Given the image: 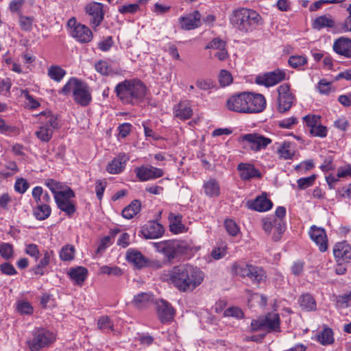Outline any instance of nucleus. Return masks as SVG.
Instances as JSON below:
<instances>
[{
	"mask_svg": "<svg viewBox=\"0 0 351 351\" xmlns=\"http://www.w3.org/2000/svg\"><path fill=\"white\" fill-rule=\"evenodd\" d=\"M169 280L179 291L191 292L203 282L204 272L189 263L180 264L169 271Z\"/></svg>",
	"mask_w": 351,
	"mask_h": 351,
	"instance_id": "f257e3e1",
	"label": "nucleus"
},
{
	"mask_svg": "<svg viewBox=\"0 0 351 351\" xmlns=\"http://www.w3.org/2000/svg\"><path fill=\"white\" fill-rule=\"evenodd\" d=\"M114 91L119 99L127 104L141 102L145 98L147 88L139 80H125L117 84Z\"/></svg>",
	"mask_w": 351,
	"mask_h": 351,
	"instance_id": "f03ea898",
	"label": "nucleus"
},
{
	"mask_svg": "<svg viewBox=\"0 0 351 351\" xmlns=\"http://www.w3.org/2000/svg\"><path fill=\"white\" fill-rule=\"evenodd\" d=\"M261 16L256 11L247 8L234 11L230 19L231 24L243 32L252 30L259 24Z\"/></svg>",
	"mask_w": 351,
	"mask_h": 351,
	"instance_id": "7ed1b4c3",
	"label": "nucleus"
},
{
	"mask_svg": "<svg viewBox=\"0 0 351 351\" xmlns=\"http://www.w3.org/2000/svg\"><path fill=\"white\" fill-rule=\"evenodd\" d=\"M154 245L158 252H162L169 261L187 254L189 246L183 241L167 240L158 243H154Z\"/></svg>",
	"mask_w": 351,
	"mask_h": 351,
	"instance_id": "20e7f679",
	"label": "nucleus"
},
{
	"mask_svg": "<svg viewBox=\"0 0 351 351\" xmlns=\"http://www.w3.org/2000/svg\"><path fill=\"white\" fill-rule=\"evenodd\" d=\"M56 339L54 334L44 328H39L34 333V337L27 341L31 351H38L49 346Z\"/></svg>",
	"mask_w": 351,
	"mask_h": 351,
	"instance_id": "39448f33",
	"label": "nucleus"
},
{
	"mask_svg": "<svg viewBox=\"0 0 351 351\" xmlns=\"http://www.w3.org/2000/svg\"><path fill=\"white\" fill-rule=\"evenodd\" d=\"M74 197L75 193L70 187L65 191H61L58 195H55V202L58 208L69 217L76 211L75 204L71 200Z\"/></svg>",
	"mask_w": 351,
	"mask_h": 351,
	"instance_id": "423d86ee",
	"label": "nucleus"
},
{
	"mask_svg": "<svg viewBox=\"0 0 351 351\" xmlns=\"http://www.w3.org/2000/svg\"><path fill=\"white\" fill-rule=\"evenodd\" d=\"M84 10L91 17L90 25L93 28L96 29L104 19V5L101 3L93 1L86 5Z\"/></svg>",
	"mask_w": 351,
	"mask_h": 351,
	"instance_id": "0eeeda50",
	"label": "nucleus"
},
{
	"mask_svg": "<svg viewBox=\"0 0 351 351\" xmlns=\"http://www.w3.org/2000/svg\"><path fill=\"white\" fill-rule=\"evenodd\" d=\"M278 110L280 113H284L291 108L295 97L290 92L288 84L280 85L278 88Z\"/></svg>",
	"mask_w": 351,
	"mask_h": 351,
	"instance_id": "6e6552de",
	"label": "nucleus"
},
{
	"mask_svg": "<svg viewBox=\"0 0 351 351\" xmlns=\"http://www.w3.org/2000/svg\"><path fill=\"white\" fill-rule=\"evenodd\" d=\"M74 101L82 106H88L92 101L91 90L89 86L84 82L80 80L77 82L73 95Z\"/></svg>",
	"mask_w": 351,
	"mask_h": 351,
	"instance_id": "1a4fd4ad",
	"label": "nucleus"
},
{
	"mask_svg": "<svg viewBox=\"0 0 351 351\" xmlns=\"http://www.w3.org/2000/svg\"><path fill=\"white\" fill-rule=\"evenodd\" d=\"M246 113H258L264 110L266 106V100L262 94L246 92Z\"/></svg>",
	"mask_w": 351,
	"mask_h": 351,
	"instance_id": "9d476101",
	"label": "nucleus"
},
{
	"mask_svg": "<svg viewBox=\"0 0 351 351\" xmlns=\"http://www.w3.org/2000/svg\"><path fill=\"white\" fill-rule=\"evenodd\" d=\"M155 304L159 321L162 324H164L173 321L176 311L170 303L164 300H160L155 301Z\"/></svg>",
	"mask_w": 351,
	"mask_h": 351,
	"instance_id": "9b49d317",
	"label": "nucleus"
},
{
	"mask_svg": "<svg viewBox=\"0 0 351 351\" xmlns=\"http://www.w3.org/2000/svg\"><path fill=\"white\" fill-rule=\"evenodd\" d=\"M286 73L284 71L276 69L272 72H268L263 75L256 77L255 82L257 84L263 85L266 87L274 86L285 79Z\"/></svg>",
	"mask_w": 351,
	"mask_h": 351,
	"instance_id": "f8f14e48",
	"label": "nucleus"
},
{
	"mask_svg": "<svg viewBox=\"0 0 351 351\" xmlns=\"http://www.w3.org/2000/svg\"><path fill=\"white\" fill-rule=\"evenodd\" d=\"M241 138L243 141L247 142L250 148L255 152L266 148L271 143L269 138L265 137L258 133L247 134L241 136Z\"/></svg>",
	"mask_w": 351,
	"mask_h": 351,
	"instance_id": "ddd939ff",
	"label": "nucleus"
},
{
	"mask_svg": "<svg viewBox=\"0 0 351 351\" xmlns=\"http://www.w3.org/2000/svg\"><path fill=\"white\" fill-rule=\"evenodd\" d=\"M333 254L337 263H351V246L346 241L336 243L333 247Z\"/></svg>",
	"mask_w": 351,
	"mask_h": 351,
	"instance_id": "4468645a",
	"label": "nucleus"
},
{
	"mask_svg": "<svg viewBox=\"0 0 351 351\" xmlns=\"http://www.w3.org/2000/svg\"><path fill=\"white\" fill-rule=\"evenodd\" d=\"M309 236L313 241L318 246L320 252H325L328 249V239L326 230L323 228L312 226L309 230Z\"/></svg>",
	"mask_w": 351,
	"mask_h": 351,
	"instance_id": "2eb2a0df",
	"label": "nucleus"
},
{
	"mask_svg": "<svg viewBox=\"0 0 351 351\" xmlns=\"http://www.w3.org/2000/svg\"><path fill=\"white\" fill-rule=\"evenodd\" d=\"M246 92H243L230 97L226 102L229 110L239 113H246Z\"/></svg>",
	"mask_w": 351,
	"mask_h": 351,
	"instance_id": "dca6fc26",
	"label": "nucleus"
},
{
	"mask_svg": "<svg viewBox=\"0 0 351 351\" xmlns=\"http://www.w3.org/2000/svg\"><path fill=\"white\" fill-rule=\"evenodd\" d=\"M165 229L163 226L155 221H149L142 227L141 233L146 239H158L163 235Z\"/></svg>",
	"mask_w": 351,
	"mask_h": 351,
	"instance_id": "f3484780",
	"label": "nucleus"
},
{
	"mask_svg": "<svg viewBox=\"0 0 351 351\" xmlns=\"http://www.w3.org/2000/svg\"><path fill=\"white\" fill-rule=\"evenodd\" d=\"M136 177L140 181H147L151 179L160 178L163 176L164 172L161 169L150 167H140L135 169Z\"/></svg>",
	"mask_w": 351,
	"mask_h": 351,
	"instance_id": "a211bd4d",
	"label": "nucleus"
},
{
	"mask_svg": "<svg viewBox=\"0 0 351 351\" xmlns=\"http://www.w3.org/2000/svg\"><path fill=\"white\" fill-rule=\"evenodd\" d=\"M237 170L239 171L241 179L243 181L256 178H261L262 176L261 171L256 169L254 165L251 163L241 162L237 166Z\"/></svg>",
	"mask_w": 351,
	"mask_h": 351,
	"instance_id": "6ab92c4d",
	"label": "nucleus"
},
{
	"mask_svg": "<svg viewBox=\"0 0 351 351\" xmlns=\"http://www.w3.org/2000/svg\"><path fill=\"white\" fill-rule=\"evenodd\" d=\"M247 206L250 208L258 212H265L272 208V202L267 198V193H263L258 196L254 200L247 202Z\"/></svg>",
	"mask_w": 351,
	"mask_h": 351,
	"instance_id": "aec40b11",
	"label": "nucleus"
},
{
	"mask_svg": "<svg viewBox=\"0 0 351 351\" xmlns=\"http://www.w3.org/2000/svg\"><path fill=\"white\" fill-rule=\"evenodd\" d=\"M71 36L81 43H87L93 39V33L91 30L85 25L78 23L73 29L71 30Z\"/></svg>",
	"mask_w": 351,
	"mask_h": 351,
	"instance_id": "412c9836",
	"label": "nucleus"
},
{
	"mask_svg": "<svg viewBox=\"0 0 351 351\" xmlns=\"http://www.w3.org/2000/svg\"><path fill=\"white\" fill-rule=\"evenodd\" d=\"M332 47L337 53L346 58H351V39L345 37L336 39Z\"/></svg>",
	"mask_w": 351,
	"mask_h": 351,
	"instance_id": "4be33fe9",
	"label": "nucleus"
},
{
	"mask_svg": "<svg viewBox=\"0 0 351 351\" xmlns=\"http://www.w3.org/2000/svg\"><path fill=\"white\" fill-rule=\"evenodd\" d=\"M201 14L199 11L195 10L189 16H182L180 19L181 27L183 29L191 30L200 26Z\"/></svg>",
	"mask_w": 351,
	"mask_h": 351,
	"instance_id": "5701e85b",
	"label": "nucleus"
},
{
	"mask_svg": "<svg viewBox=\"0 0 351 351\" xmlns=\"http://www.w3.org/2000/svg\"><path fill=\"white\" fill-rule=\"evenodd\" d=\"M129 159L128 156L123 154H119L108 163L106 170L111 174H117L121 173L125 167V163Z\"/></svg>",
	"mask_w": 351,
	"mask_h": 351,
	"instance_id": "b1692460",
	"label": "nucleus"
},
{
	"mask_svg": "<svg viewBox=\"0 0 351 351\" xmlns=\"http://www.w3.org/2000/svg\"><path fill=\"white\" fill-rule=\"evenodd\" d=\"M155 303L153 294L142 292L134 297L132 304L138 309L147 308L152 303Z\"/></svg>",
	"mask_w": 351,
	"mask_h": 351,
	"instance_id": "393cba45",
	"label": "nucleus"
},
{
	"mask_svg": "<svg viewBox=\"0 0 351 351\" xmlns=\"http://www.w3.org/2000/svg\"><path fill=\"white\" fill-rule=\"evenodd\" d=\"M262 322L264 330L267 329L269 332L279 331L280 319L278 314L268 313L262 318Z\"/></svg>",
	"mask_w": 351,
	"mask_h": 351,
	"instance_id": "a878e982",
	"label": "nucleus"
},
{
	"mask_svg": "<svg viewBox=\"0 0 351 351\" xmlns=\"http://www.w3.org/2000/svg\"><path fill=\"white\" fill-rule=\"evenodd\" d=\"M175 116L182 120L189 119L193 114V110L187 101H180L174 107Z\"/></svg>",
	"mask_w": 351,
	"mask_h": 351,
	"instance_id": "bb28decb",
	"label": "nucleus"
},
{
	"mask_svg": "<svg viewBox=\"0 0 351 351\" xmlns=\"http://www.w3.org/2000/svg\"><path fill=\"white\" fill-rule=\"evenodd\" d=\"M126 259L129 263H133L138 268H142L147 263L144 256L139 251L134 249H129L128 250Z\"/></svg>",
	"mask_w": 351,
	"mask_h": 351,
	"instance_id": "cd10ccee",
	"label": "nucleus"
},
{
	"mask_svg": "<svg viewBox=\"0 0 351 351\" xmlns=\"http://www.w3.org/2000/svg\"><path fill=\"white\" fill-rule=\"evenodd\" d=\"M71 279L74 280L78 285H82L86 280L88 276V270L84 267L71 268L68 272Z\"/></svg>",
	"mask_w": 351,
	"mask_h": 351,
	"instance_id": "c85d7f7f",
	"label": "nucleus"
},
{
	"mask_svg": "<svg viewBox=\"0 0 351 351\" xmlns=\"http://www.w3.org/2000/svg\"><path fill=\"white\" fill-rule=\"evenodd\" d=\"M141 210V202L138 199H134L123 209L121 215L125 219H131L137 215Z\"/></svg>",
	"mask_w": 351,
	"mask_h": 351,
	"instance_id": "c756f323",
	"label": "nucleus"
},
{
	"mask_svg": "<svg viewBox=\"0 0 351 351\" xmlns=\"http://www.w3.org/2000/svg\"><path fill=\"white\" fill-rule=\"evenodd\" d=\"M247 277H248L252 282L258 285L265 280L267 276L262 267L252 265Z\"/></svg>",
	"mask_w": 351,
	"mask_h": 351,
	"instance_id": "7c9ffc66",
	"label": "nucleus"
},
{
	"mask_svg": "<svg viewBox=\"0 0 351 351\" xmlns=\"http://www.w3.org/2000/svg\"><path fill=\"white\" fill-rule=\"evenodd\" d=\"M299 304L302 310L312 311L316 309L317 304L315 298L309 293L302 294L299 300Z\"/></svg>",
	"mask_w": 351,
	"mask_h": 351,
	"instance_id": "2f4dec72",
	"label": "nucleus"
},
{
	"mask_svg": "<svg viewBox=\"0 0 351 351\" xmlns=\"http://www.w3.org/2000/svg\"><path fill=\"white\" fill-rule=\"evenodd\" d=\"M182 216L180 214L175 215L172 213H169V230L171 232L175 234H178L183 232L184 226L182 223Z\"/></svg>",
	"mask_w": 351,
	"mask_h": 351,
	"instance_id": "473e14b6",
	"label": "nucleus"
},
{
	"mask_svg": "<svg viewBox=\"0 0 351 351\" xmlns=\"http://www.w3.org/2000/svg\"><path fill=\"white\" fill-rule=\"evenodd\" d=\"M335 23L329 15H322L317 17L313 23L314 29H320L324 27L332 28L335 27Z\"/></svg>",
	"mask_w": 351,
	"mask_h": 351,
	"instance_id": "72a5a7b5",
	"label": "nucleus"
},
{
	"mask_svg": "<svg viewBox=\"0 0 351 351\" xmlns=\"http://www.w3.org/2000/svg\"><path fill=\"white\" fill-rule=\"evenodd\" d=\"M203 187L206 195L217 197L220 194L219 184L215 179H210L204 184Z\"/></svg>",
	"mask_w": 351,
	"mask_h": 351,
	"instance_id": "f704fd0d",
	"label": "nucleus"
},
{
	"mask_svg": "<svg viewBox=\"0 0 351 351\" xmlns=\"http://www.w3.org/2000/svg\"><path fill=\"white\" fill-rule=\"evenodd\" d=\"M51 213V207L46 204L37 205L34 209V215L36 219L40 221L47 219L50 216Z\"/></svg>",
	"mask_w": 351,
	"mask_h": 351,
	"instance_id": "c9c22d12",
	"label": "nucleus"
},
{
	"mask_svg": "<svg viewBox=\"0 0 351 351\" xmlns=\"http://www.w3.org/2000/svg\"><path fill=\"white\" fill-rule=\"evenodd\" d=\"M332 330L327 326H324L323 330L317 335V341L322 345H330L334 343Z\"/></svg>",
	"mask_w": 351,
	"mask_h": 351,
	"instance_id": "e433bc0d",
	"label": "nucleus"
},
{
	"mask_svg": "<svg viewBox=\"0 0 351 351\" xmlns=\"http://www.w3.org/2000/svg\"><path fill=\"white\" fill-rule=\"evenodd\" d=\"M53 130L49 128V124L40 126L35 133L38 139L43 142H49L53 136Z\"/></svg>",
	"mask_w": 351,
	"mask_h": 351,
	"instance_id": "4c0bfd02",
	"label": "nucleus"
},
{
	"mask_svg": "<svg viewBox=\"0 0 351 351\" xmlns=\"http://www.w3.org/2000/svg\"><path fill=\"white\" fill-rule=\"evenodd\" d=\"M251 265L245 263H235L232 265V269L236 275L245 278L248 276V271L250 269Z\"/></svg>",
	"mask_w": 351,
	"mask_h": 351,
	"instance_id": "58836bf2",
	"label": "nucleus"
},
{
	"mask_svg": "<svg viewBox=\"0 0 351 351\" xmlns=\"http://www.w3.org/2000/svg\"><path fill=\"white\" fill-rule=\"evenodd\" d=\"M66 75V71L60 66L53 65L48 70L49 77L56 82H60Z\"/></svg>",
	"mask_w": 351,
	"mask_h": 351,
	"instance_id": "ea45409f",
	"label": "nucleus"
},
{
	"mask_svg": "<svg viewBox=\"0 0 351 351\" xmlns=\"http://www.w3.org/2000/svg\"><path fill=\"white\" fill-rule=\"evenodd\" d=\"M274 228L276 230L272 239L274 241H278L281 239L282 233L286 230V224L283 219H274Z\"/></svg>",
	"mask_w": 351,
	"mask_h": 351,
	"instance_id": "a19ab883",
	"label": "nucleus"
},
{
	"mask_svg": "<svg viewBox=\"0 0 351 351\" xmlns=\"http://www.w3.org/2000/svg\"><path fill=\"white\" fill-rule=\"evenodd\" d=\"M291 143L285 141L279 146L277 149L278 154L280 158L284 159H291L294 156V152L290 150Z\"/></svg>",
	"mask_w": 351,
	"mask_h": 351,
	"instance_id": "79ce46f5",
	"label": "nucleus"
},
{
	"mask_svg": "<svg viewBox=\"0 0 351 351\" xmlns=\"http://www.w3.org/2000/svg\"><path fill=\"white\" fill-rule=\"evenodd\" d=\"M75 247L71 245L64 246L60 252V258L63 261H71L74 258Z\"/></svg>",
	"mask_w": 351,
	"mask_h": 351,
	"instance_id": "37998d69",
	"label": "nucleus"
},
{
	"mask_svg": "<svg viewBox=\"0 0 351 351\" xmlns=\"http://www.w3.org/2000/svg\"><path fill=\"white\" fill-rule=\"evenodd\" d=\"M95 70L102 75H110L113 73L112 67L108 65L106 61L101 60L95 64Z\"/></svg>",
	"mask_w": 351,
	"mask_h": 351,
	"instance_id": "c03bdc74",
	"label": "nucleus"
},
{
	"mask_svg": "<svg viewBox=\"0 0 351 351\" xmlns=\"http://www.w3.org/2000/svg\"><path fill=\"white\" fill-rule=\"evenodd\" d=\"M14 254L13 245L8 243L0 244V255L5 260L12 258Z\"/></svg>",
	"mask_w": 351,
	"mask_h": 351,
	"instance_id": "a18cd8bd",
	"label": "nucleus"
},
{
	"mask_svg": "<svg viewBox=\"0 0 351 351\" xmlns=\"http://www.w3.org/2000/svg\"><path fill=\"white\" fill-rule=\"evenodd\" d=\"M80 80L71 77L69 80V81L64 85V86L60 90V93L64 95H68L71 92L73 94V90H75V86H77V82H80Z\"/></svg>",
	"mask_w": 351,
	"mask_h": 351,
	"instance_id": "49530a36",
	"label": "nucleus"
},
{
	"mask_svg": "<svg viewBox=\"0 0 351 351\" xmlns=\"http://www.w3.org/2000/svg\"><path fill=\"white\" fill-rule=\"evenodd\" d=\"M288 62L291 67L298 69L306 64L307 63V59L302 56H291Z\"/></svg>",
	"mask_w": 351,
	"mask_h": 351,
	"instance_id": "de8ad7c7",
	"label": "nucleus"
},
{
	"mask_svg": "<svg viewBox=\"0 0 351 351\" xmlns=\"http://www.w3.org/2000/svg\"><path fill=\"white\" fill-rule=\"evenodd\" d=\"M97 326L100 330L114 329V324L111 319L107 316H101L98 319Z\"/></svg>",
	"mask_w": 351,
	"mask_h": 351,
	"instance_id": "09e8293b",
	"label": "nucleus"
},
{
	"mask_svg": "<svg viewBox=\"0 0 351 351\" xmlns=\"http://www.w3.org/2000/svg\"><path fill=\"white\" fill-rule=\"evenodd\" d=\"M45 184L50 189L54 196L58 195L61 191L58 190L62 189L63 187L62 183L53 179L45 180Z\"/></svg>",
	"mask_w": 351,
	"mask_h": 351,
	"instance_id": "8fccbe9b",
	"label": "nucleus"
},
{
	"mask_svg": "<svg viewBox=\"0 0 351 351\" xmlns=\"http://www.w3.org/2000/svg\"><path fill=\"white\" fill-rule=\"evenodd\" d=\"M316 179V175L313 174L309 177L302 178L297 180L298 186L300 189H305L312 186Z\"/></svg>",
	"mask_w": 351,
	"mask_h": 351,
	"instance_id": "3c124183",
	"label": "nucleus"
},
{
	"mask_svg": "<svg viewBox=\"0 0 351 351\" xmlns=\"http://www.w3.org/2000/svg\"><path fill=\"white\" fill-rule=\"evenodd\" d=\"M224 227L228 234L232 237H235L239 231V228L235 221L230 219L225 220Z\"/></svg>",
	"mask_w": 351,
	"mask_h": 351,
	"instance_id": "603ef678",
	"label": "nucleus"
},
{
	"mask_svg": "<svg viewBox=\"0 0 351 351\" xmlns=\"http://www.w3.org/2000/svg\"><path fill=\"white\" fill-rule=\"evenodd\" d=\"M34 18L32 16H19V25L22 30L28 32L32 29Z\"/></svg>",
	"mask_w": 351,
	"mask_h": 351,
	"instance_id": "864d4df0",
	"label": "nucleus"
},
{
	"mask_svg": "<svg viewBox=\"0 0 351 351\" xmlns=\"http://www.w3.org/2000/svg\"><path fill=\"white\" fill-rule=\"evenodd\" d=\"M99 271L101 274L112 275L115 276H120L123 274L122 270L117 266L110 267L104 265L100 267Z\"/></svg>",
	"mask_w": 351,
	"mask_h": 351,
	"instance_id": "5fc2aeb1",
	"label": "nucleus"
},
{
	"mask_svg": "<svg viewBox=\"0 0 351 351\" xmlns=\"http://www.w3.org/2000/svg\"><path fill=\"white\" fill-rule=\"evenodd\" d=\"M347 11L349 15L343 22L340 23L338 25L339 28L342 32H351V4L349 5L347 8Z\"/></svg>",
	"mask_w": 351,
	"mask_h": 351,
	"instance_id": "6e6d98bb",
	"label": "nucleus"
},
{
	"mask_svg": "<svg viewBox=\"0 0 351 351\" xmlns=\"http://www.w3.org/2000/svg\"><path fill=\"white\" fill-rule=\"evenodd\" d=\"M223 315L225 317H234L236 318H243L244 313L241 308L239 307H229L223 311Z\"/></svg>",
	"mask_w": 351,
	"mask_h": 351,
	"instance_id": "4d7b16f0",
	"label": "nucleus"
},
{
	"mask_svg": "<svg viewBox=\"0 0 351 351\" xmlns=\"http://www.w3.org/2000/svg\"><path fill=\"white\" fill-rule=\"evenodd\" d=\"M17 311L21 314L30 315L33 313V307L29 302L21 301L17 304Z\"/></svg>",
	"mask_w": 351,
	"mask_h": 351,
	"instance_id": "13d9d810",
	"label": "nucleus"
},
{
	"mask_svg": "<svg viewBox=\"0 0 351 351\" xmlns=\"http://www.w3.org/2000/svg\"><path fill=\"white\" fill-rule=\"evenodd\" d=\"M219 82L223 86L229 85L232 82L231 73L226 70H221L219 76Z\"/></svg>",
	"mask_w": 351,
	"mask_h": 351,
	"instance_id": "bf43d9fd",
	"label": "nucleus"
},
{
	"mask_svg": "<svg viewBox=\"0 0 351 351\" xmlns=\"http://www.w3.org/2000/svg\"><path fill=\"white\" fill-rule=\"evenodd\" d=\"M328 130L326 126L322 125H316L313 129H310V133L315 136L321 138L326 137L327 136Z\"/></svg>",
	"mask_w": 351,
	"mask_h": 351,
	"instance_id": "052dcab7",
	"label": "nucleus"
},
{
	"mask_svg": "<svg viewBox=\"0 0 351 351\" xmlns=\"http://www.w3.org/2000/svg\"><path fill=\"white\" fill-rule=\"evenodd\" d=\"M25 253L34 258L37 261L40 256V252L38 245L34 243L25 245Z\"/></svg>",
	"mask_w": 351,
	"mask_h": 351,
	"instance_id": "680f3d73",
	"label": "nucleus"
},
{
	"mask_svg": "<svg viewBox=\"0 0 351 351\" xmlns=\"http://www.w3.org/2000/svg\"><path fill=\"white\" fill-rule=\"evenodd\" d=\"M226 42L219 38L213 39L206 47L205 49H221L226 47Z\"/></svg>",
	"mask_w": 351,
	"mask_h": 351,
	"instance_id": "e2e57ef3",
	"label": "nucleus"
},
{
	"mask_svg": "<svg viewBox=\"0 0 351 351\" xmlns=\"http://www.w3.org/2000/svg\"><path fill=\"white\" fill-rule=\"evenodd\" d=\"M0 270L2 274L8 276H13L17 274L14 266L8 262L2 263L0 265Z\"/></svg>",
	"mask_w": 351,
	"mask_h": 351,
	"instance_id": "0e129e2a",
	"label": "nucleus"
},
{
	"mask_svg": "<svg viewBox=\"0 0 351 351\" xmlns=\"http://www.w3.org/2000/svg\"><path fill=\"white\" fill-rule=\"evenodd\" d=\"M29 186V183L26 180L19 178L16 181L14 189L17 192L23 194L27 190Z\"/></svg>",
	"mask_w": 351,
	"mask_h": 351,
	"instance_id": "69168bd1",
	"label": "nucleus"
},
{
	"mask_svg": "<svg viewBox=\"0 0 351 351\" xmlns=\"http://www.w3.org/2000/svg\"><path fill=\"white\" fill-rule=\"evenodd\" d=\"M139 9L138 3H131L128 5H123L119 8V12L121 14L130 13L134 14Z\"/></svg>",
	"mask_w": 351,
	"mask_h": 351,
	"instance_id": "338daca9",
	"label": "nucleus"
},
{
	"mask_svg": "<svg viewBox=\"0 0 351 351\" xmlns=\"http://www.w3.org/2000/svg\"><path fill=\"white\" fill-rule=\"evenodd\" d=\"M317 88L320 93L328 95L331 89V83L322 79L319 82Z\"/></svg>",
	"mask_w": 351,
	"mask_h": 351,
	"instance_id": "774afa93",
	"label": "nucleus"
}]
</instances>
